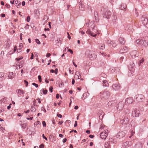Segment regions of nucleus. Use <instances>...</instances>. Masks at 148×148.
I'll list each match as a JSON object with an SVG mask.
<instances>
[{"label": "nucleus", "mask_w": 148, "mask_h": 148, "mask_svg": "<svg viewBox=\"0 0 148 148\" xmlns=\"http://www.w3.org/2000/svg\"><path fill=\"white\" fill-rule=\"evenodd\" d=\"M110 92L108 91L105 90L100 93L99 96L101 99L103 101L108 99L110 96Z\"/></svg>", "instance_id": "obj_1"}, {"label": "nucleus", "mask_w": 148, "mask_h": 148, "mask_svg": "<svg viewBox=\"0 0 148 148\" xmlns=\"http://www.w3.org/2000/svg\"><path fill=\"white\" fill-rule=\"evenodd\" d=\"M24 82L25 83V84H26V86H27L28 84V82L26 80H24Z\"/></svg>", "instance_id": "obj_51"}, {"label": "nucleus", "mask_w": 148, "mask_h": 148, "mask_svg": "<svg viewBox=\"0 0 148 148\" xmlns=\"http://www.w3.org/2000/svg\"><path fill=\"white\" fill-rule=\"evenodd\" d=\"M60 96L59 94H57L56 95V97L57 99H58L59 97Z\"/></svg>", "instance_id": "obj_61"}, {"label": "nucleus", "mask_w": 148, "mask_h": 148, "mask_svg": "<svg viewBox=\"0 0 148 148\" xmlns=\"http://www.w3.org/2000/svg\"><path fill=\"white\" fill-rule=\"evenodd\" d=\"M117 106L116 108L119 111L123 109L124 106L123 103L121 102H119L117 105Z\"/></svg>", "instance_id": "obj_10"}, {"label": "nucleus", "mask_w": 148, "mask_h": 148, "mask_svg": "<svg viewBox=\"0 0 148 148\" xmlns=\"http://www.w3.org/2000/svg\"><path fill=\"white\" fill-rule=\"evenodd\" d=\"M36 42L38 44H40V42L38 39H36Z\"/></svg>", "instance_id": "obj_42"}, {"label": "nucleus", "mask_w": 148, "mask_h": 148, "mask_svg": "<svg viewBox=\"0 0 148 148\" xmlns=\"http://www.w3.org/2000/svg\"><path fill=\"white\" fill-rule=\"evenodd\" d=\"M134 66V63L133 62L130 64L131 70H130V71H132V69H133V67Z\"/></svg>", "instance_id": "obj_33"}, {"label": "nucleus", "mask_w": 148, "mask_h": 148, "mask_svg": "<svg viewBox=\"0 0 148 148\" xmlns=\"http://www.w3.org/2000/svg\"><path fill=\"white\" fill-rule=\"evenodd\" d=\"M129 119L127 116H124L123 120L120 121V123L122 125H125L127 124L128 122Z\"/></svg>", "instance_id": "obj_8"}, {"label": "nucleus", "mask_w": 148, "mask_h": 148, "mask_svg": "<svg viewBox=\"0 0 148 148\" xmlns=\"http://www.w3.org/2000/svg\"><path fill=\"white\" fill-rule=\"evenodd\" d=\"M50 56H51V54L49 53H48L46 54V56L48 58V57H49Z\"/></svg>", "instance_id": "obj_50"}, {"label": "nucleus", "mask_w": 148, "mask_h": 148, "mask_svg": "<svg viewBox=\"0 0 148 148\" xmlns=\"http://www.w3.org/2000/svg\"><path fill=\"white\" fill-rule=\"evenodd\" d=\"M144 40H143L138 39L136 41V42L139 45H143Z\"/></svg>", "instance_id": "obj_20"}, {"label": "nucleus", "mask_w": 148, "mask_h": 148, "mask_svg": "<svg viewBox=\"0 0 148 148\" xmlns=\"http://www.w3.org/2000/svg\"><path fill=\"white\" fill-rule=\"evenodd\" d=\"M132 115L133 117H138L140 115V111L138 110H134L132 111Z\"/></svg>", "instance_id": "obj_5"}, {"label": "nucleus", "mask_w": 148, "mask_h": 148, "mask_svg": "<svg viewBox=\"0 0 148 148\" xmlns=\"http://www.w3.org/2000/svg\"><path fill=\"white\" fill-rule=\"evenodd\" d=\"M125 133L122 131H119L117 134L116 137L117 138H121L124 137L125 135Z\"/></svg>", "instance_id": "obj_7"}, {"label": "nucleus", "mask_w": 148, "mask_h": 148, "mask_svg": "<svg viewBox=\"0 0 148 148\" xmlns=\"http://www.w3.org/2000/svg\"><path fill=\"white\" fill-rule=\"evenodd\" d=\"M42 136L43 138L45 139L46 140H47V138L45 136L44 134H42Z\"/></svg>", "instance_id": "obj_54"}, {"label": "nucleus", "mask_w": 148, "mask_h": 148, "mask_svg": "<svg viewBox=\"0 0 148 148\" xmlns=\"http://www.w3.org/2000/svg\"><path fill=\"white\" fill-rule=\"evenodd\" d=\"M78 4L80 10H84L85 9V6L84 5V3L82 1H80L78 3Z\"/></svg>", "instance_id": "obj_12"}, {"label": "nucleus", "mask_w": 148, "mask_h": 148, "mask_svg": "<svg viewBox=\"0 0 148 148\" xmlns=\"http://www.w3.org/2000/svg\"><path fill=\"white\" fill-rule=\"evenodd\" d=\"M30 16H27L26 19V21L27 22H29L30 21Z\"/></svg>", "instance_id": "obj_40"}, {"label": "nucleus", "mask_w": 148, "mask_h": 148, "mask_svg": "<svg viewBox=\"0 0 148 148\" xmlns=\"http://www.w3.org/2000/svg\"><path fill=\"white\" fill-rule=\"evenodd\" d=\"M128 51V49L126 47H124L123 48H121L120 50V52L121 53L127 52Z\"/></svg>", "instance_id": "obj_15"}, {"label": "nucleus", "mask_w": 148, "mask_h": 148, "mask_svg": "<svg viewBox=\"0 0 148 148\" xmlns=\"http://www.w3.org/2000/svg\"><path fill=\"white\" fill-rule=\"evenodd\" d=\"M14 75L13 72L9 73V74L8 75V77L10 79H12L13 78H14Z\"/></svg>", "instance_id": "obj_21"}, {"label": "nucleus", "mask_w": 148, "mask_h": 148, "mask_svg": "<svg viewBox=\"0 0 148 148\" xmlns=\"http://www.w3.org/2000/svg\"><path fill=\"white\" fill-rule=\"evenodd\" d=\"M47 92V90H43V93L44 94L46 95Z\"/></svg>", "instance_id": "obj_47"}, {"label": "nucleus", "mask_w": 148, "mask_h": 148, "mask_svg": "<svg viewBox=\"0 0 148 148\" xmlns=\"http://www.w3.org/2000/svg\"><path fill=\"white\" fill-rule=\"evenodd\" d=\"M57 115L58 117L60 118H61L62 117V115L60 114H57Z\"/></svg>", "instance_id": "obj_48"}, {"label": "nucleus", "mask_w": 148, "mask_h": 148, "mask_svg": "<svg viewBox=\"0 0 148 148\" xmlns=\"http://www.w3.org/2000/svg\"><path fill=\"white\" fill-rule=\"evenodd\" d=\"M17 49L16 48V46H15L14 47V52H15L16 51V50H17Z\"/></svg>", "instance_id": "obj_63"}, {"label": "nucleus", "mask_w": 148, "mask_h": 148, "mask_svg": "<svg viewBox=\"0 0 148 148\" xmlns=\"http://www.w3.org/2000/svg\"><path fill=\"white\" fill-rule=\"evenodd\" d=\"M40 148H43L44 147V145L43 144H41L39 146Z\"/></svg>", "instance_id": "obj_53"}, {"label": "nucleus", "mask_w": 148, "mask_h": 148, "mask_svg": "<svg viewBox=\"0 0 148 148\" xmlns=\"http://www.w3.org/2000/svg\"><path fill=\"white\" fill-rule=\"evenodd\" d=\"M124 59V57H121L120 59V62H121L123 61V60Z\"/></svg>", "instance_id": "obj_58"}, {"label": "nucleus", "mask_w": 148, "mask_h": 148, "mask_svg": "<svg viewBox=\"0 0 148 148\" xmlns=\"http://www.w3.org/2000/svg\"><path fill=\"white\" fill-rule=\"evenodd\" d=\"M103 86H108V82L107 81L104 80L103 81Z\"/></svg>", "instance_id": "obj_24"}, {"label": "nucleus", "mask_w": 148, "mask_h": 148, "mask_svg": "<svg viewBox=\"0 0 148 148\" xmlns=\"http://www.w3.org/2000/svg\"><path fill=\"white\" fill-rule=\"evenodd\" d=\"M30 110L32 112H35L36 110V109H35V107L33 106H32Z\"/></svg>", "instance_id": "obj_34"}, {"label": "nucleus", "mask_w": 148, "mask_h": 148, "mask_svg": "<svg viewBox=\"0 0 148 148\" xmlns=\"http://www.w3.org/2000/svg\"><path fill=\"white\" fill-rule=\"evenodd\" d=\"M58 71L57 69H56L55 70V71H54L55 73L56 74H57Z\"/></svg>", "instance_id": "obj_62"}, {"label": "nucleus", "mask_w": 148, "mask_h": 148, "mask_svg": "<svg viewBox=\"0 0 148 148\" xmlns=\"http://www.w3.org/2000/svg\"><path fill=\"white\" fill-rule=\"evenodd\" d=\"M112 17L114 18L113 20L115 22H116L115 21L116 20L117 18V17L114 15H113L112 16Z\"/></svg>", "instance_id": "obj_38"}, {"label": "nucleus", "mask_w": 148, "mask_h": 148, "mask_svg": "<svg viewBox=\"0 0 148 148\" xmlns=\"http://www.w3.org/2000/svg\"><path fill=\"white\" fill-rule=\"evenodd\" d=\"M132 144L131 141H127L123 143L122 146L124 147L127 148L131 146L132 145Z\"/></svg>", "instance_id": "obj_9"}, {"label": "nucleus", "mask_w": 148, "mask_h": 148, "mask_svg": "<svg viewBox=\"0 0 148 148\" xmlns=\"http://www.w3.org/2000/svg\"><path fill=\"white\" fill-rule=\"evenodd\" d=\"M20 37L21 40H22V34L21 33L20 34Z\"/></svg>", "instance_id": "obj_57"}, {"label": "nucleus", "mask_w": 148, "mask_h": 148, "mask_svg": "<svg viewBox=\"0 0 148 148\" xmlns=\"http://www.w3.org/2000/svg\"><path fill=\"white\" fill-rule=\"evenodd\" d=\"M29 25L28 24H26L25 26L24 27V28L26 29H29Z\"/></svg>", "instance_id": "obj_41"}, {"label": "nucleus", "mask_w": 148, "mask_h": 148, "mask_svg": "<svg viewBox=\"0 0 148 148\" xmlns=\"http://www.w3.org/2000/svg\"><path fill=\"white\" fill-rule=\"evenodd\" d=\"M75 132V133L77 132L76 130H71V131H70V133H71L72 132Z\"/></svg>", "instance_id": "obj_52"}, {"label": "nucleus", "mask_w": 148, "mask_h": 148, "mask_svg": "<svg viewBox=\"0 0 148 148\" xmlns=\"http://www.w3.org/2000/svg\"><path fill=\"white\" fill-rule=\"evenodd\" d=\"M77 126V121H76L75 122V124L74 125V127H76Z\"/></svg>", "instance_id": "obj_60"}, {"label": "nucleus", "mask_w": 148, "mask_h": 148, "mask_svg": "<svg viewBox=\"0 0 148 148\" xmlns=\"http://www.w3.org/2000/svg\"><path fill=\"white\" fill-rule=\"evenodd\" d=\"M144 58H143L138 63V64L139 65H141L142 63H143V62L144 61Z\"/></svg>", "instance_id": "obj_31"}, {"label": "nucleus", "mask_w": 148, "mask_h": 148, "mask_svg": "<svg viewBox=\"0 0 148 148\" xmlns=\"http://www.w3.org/2000/svg\"><path fill=\"white\" fill-rule=\"evenodd\" d=\"M5 6V7L8 8H9L10 7V6L9 4H6Z\"/></svg>", "instance_id": "obj_64"}, {"label": "nucleus", "mask_w": 148, "mask_h": 148, "mask_svg": "<svg viewBox=\"0 0 148 148\" xmlns=\"http://www.w3.org/2000/svg\"><path fill=\"white\" fill-rule=\"evenodd\" d=\"M114 70L118 72H120L121 71H120L119 68H115L114 69Z\"/></svg>", "instance_id": "obj_43"}, {"label": "nucleus", "mask_w": 148, "mask_h": 148, "mask_svg": "<svg viewBox=\"0 0 148 148\" xmlns=\"http://www.w3.org/2000/svg\"><path fill=\"white\" fill-rule=\"evenodd\" d=\"M42 125H43V126L44 127H46V123L45 122V121H43L42 122Z\"/></svg>", "instance_id": "obj_44"}, {"label": "nucleus", "mask_w": 148, "mask_h": 148, "mask_svg": "<svg viewBox=\"0 0 148 148\" xmlns=\"http://www.w3.org/2000/svg\"><path fill=\"white\" fill-rule=\"evenodd\" d=\"M110 142L109 141L106 142L104 144V147L105 148H109L110 147Z\"/></svg>", "instance_id": "obj_25"}, {"label": "nucleus", "mask_w": 148, "mask_h": 148, "mask_svg": "<svg viewBox=\"0 0 148 148\" xmlns=\"http://www.w3.org/2000/svg\"><path fill=\"white\" fill-rule=\"evenodd\" d=\"M38 78L39 80V82H42V79L41 76L40 75H38Z\"/></svg>", "instance_id": "obj_39"}, {"label": "nucleus", "mask_w": 148, "mask_h": 148, "mask_svg": "<svg viewBox=\"0 0 148 148\" xmlns=\"http://www.w3.org/2000/svg\"><path fill=\"white\" fill-rule=\"evenodd\" d=\"M88 52V57L91 60H94L96 58L97 56L95 51H89Z\"/></svg>", "instance_id": "obj_2"}, {"label": "nucleus", "mask_w": 148, "mask_h": 148, "mask_svg": "<svg viewBox=\"0 0 148 148\" xmlns=\"http://www.w3.org/2000/svg\"><path fill=\"white\" fill-rule=\"evenodd\" d=\"M32 84V85L35 86L37 88L38 87V84H35V83H33Z\"/></svg>", "instance_id": "obj_46"}, {"label": "nucleus", "mask_w": 148, "mask_h": 148, "mask_svg": "<svg viewBox=\"0 0 148 148\" xmlns=\"http://www.w3.org/2000/svg\"><path fill=\"white\" fill-rule=\"evenodd\" d=\"M132 102V98L131 97L125 99V104H131Z\"/></svg>", "instance_id": "obj_11"}, {"label": "nucleus", "mask_w": 148, "mask_h": 148, "mask_svg": "<svg viewBox=\"0 0 148 148\" xmlns=\"http://www.w3.org/2000/svg\"><path fill=\"white\" fill-rule=\"evenodd\" d=\"M41 1V0H33L34 3L36 4L39 3Z\"/></svg>", "instance_id": "obj_35"}, {"label": "nucleus", "mask_w": 148, "mask_h": 148, "mask_svg": "<svg viewBox=\"0 0 148 148\" xmlns=\"http://www.w3.org/2000/svg\"><path fill=\"white\" fill-rule=\"evenodd\" d=\"M21 3L18 1H16L15 3V5L16 6L17 8H18L20 6Z\"/></svg>", "instance_id": "obj_23"}, {"label": "nucleus", "mask_w": 148, "mask_h": 148, "mask_svg": "<svg viewBox=\"0 0 148 148\" xmlns=\"http://www.w3.org/2000/svg\"><path fill=\"white\" fill-rule=\"evenodd\" d=\"M120 86L119 84H113L112 87L113 89L115 90H118L120 89Z\"/></svg>", "instance_id": "obj_14"}, {"label": "nucleus", "mask_w": 148, "mask_h": 148, "mask_svg": "<svg viewBox=\"0 0 148 148\" xmlns=\"http://www.w3.org/2000/svg\"><path fill=\"white\" fill-rule=\"evenodd\" d=\"M119 41L120 43L122 45H124L125 42V41L124 40V38L123 37H120L119 38Z\"/></svg>", "instance_id": "obj_18"}, {"label": "nucleus", "mask_w": 148, "mask_h": 148, "mask_svg": "<svg viewBox=\"0 0 148 148\" xmlns=\"http://www.w3.org/2000/svg\"><path fill=\"white\" fill-rule=\"evenodd\" d=\"M86 33L87 34H90V36L93 37H95L96 36V34H95L93 32H92L90 29H88L86 32Z\"/></svg>", "instance_id": "obj_16"}, {"label": "nucleus", "mask_w": 148, "mask_h": 148, "mask_svg": "<svg viewBox=\"0 0 148 148\" xmlns=\"http://www.w3.org/2000/svg\"><path fill=\"white\" fill-rule=\"evenodd\" d=\"M68 51L70 52V53L71 54H72L73 53V51L70 49H69Z\"/></svg>", "instance_id": "obj_55"}, {"label": "nucleus", "mask_w": 148, "mask_h": 148, "mask_svg": "<svg viewBox=\"0 0 148 148\" xmlns=\"http://www.w3.org/2000/svg\"><path fill=\"white\" fill-rule=\"evenodd\" d=\"M24 93L23 90H21L20 89L18 90V93L20 95H21V94H23Z\"/></svg>", "instance_id": "obj_30"}, {"label": "nucleus", "mask_w": 148, "mask_h": 148, "mask_svg": "<svg viewBox=\"0 0 148 148\" xmlns=\"http://www.w3.org/2000/svg\"><path fill=\"white\" fill-rule=\"evenodd\" d=\"M107 43L108 44H110L109 45L112 46L113 47H115L116 45V44L115 42L112 41L110 40H108Z\"/></svg>", "instance_id": "obj_13"}, {"label": "nucleus", "mask_w": 148, "mask_h": 148, "mask_svg": "<svg viewBox=\"0 0 148 148\" xmlns=\"http://www.w3.org/2000/svg\"><path fill=\"white\" fill-rule=\"evenodd\" d=\"M114 102L113 101H109L108 104V106L109 107H110L111 106V105Z\"/></svg>", "instance_id": "obj_32"}, {"label": "nucleus", "mask_w": 148, "mask_h": 148, "mask_svg": "<svg viewBox=\"0 0 148 148\" xmlns=\"http://www.w3.org/2000/svg\"><path fill=\"white\" fill-rule=\"evenodd\" d=\"M23 58V57H21V58H16V60L18 61L20 60H21Z\"/></svg>", "instance_id": "obj_45"}, {"label": "nucleus", "mask_w": 148, "mask_h": 148, "mask_svg": "<svg viewBox=\"0 0 148 148\" xmlns=\"http://www.w3.org/2000/svg\"><path fill=\"white\" fill-rule=\"evenodd\" d=\"M4 74L3 72H0V81H2L5 79L4 77Z\"/></svg>", "instance_id": "obj_22"}, {"label": "nucleus", "mask_w": 148, "mask_h": 148, "mask_svg": "<svg viewBox=\"0 0 148 148\" xmlns=\"http://www.w3.org/2000/svg\"><path fill=\"white\" fill-rule=\"evenodd\" d=\"M23 45L22 43L20 44L19 46L17 49V51L18 53L20 52L21 51V49L23 47Z\"/></svg>", "instance_id": "obj_19"}, {"label": "nucleus", "mask_w": 148, "mask_h": 148, "mask_svg": "<svg viewBox=\"0 0 148 148\" xmlns=\"http://www.w3.org/2000/svg\"><path fill=\"white\" fill-rule=\"evenodd\" d=\"M78 75H80V73L79 72L77 71L74 76L75 79H79L81 78V75H79V76Z\"/></svg>", "instance_id": "obj_17"}, {"label": "nucleus", "mask_w": 148, "mask_h": 148, "mask_svg": "<svg viewBox=\"0 0 148 148\" xmlns=\"http://www.w3.org/2000/svg\"><path fill=\"white\" fill-rule=\"evenodd\" d=\"M33 58H34V54L33 53H32L31 56L30 58V59L32 60L33 59Z\"/></svg>", "instance_id": "obj_59"}, {"label": "nucleus", "mask_w": 148, "mask_h": 148, "mask_svg": "<svg viewBox=\"0 0 148 148\" xmlns=\"http://www.w3.org/2000/svg\"><path fill=\"white\" fill-rule=\"evenodd\" d=\"M143 45L145 47H147L148 46V41L144 40Z\"/></svg>", "instance_id": "obj_29"}, {"label": "nucleus", "mask_w": 148, "mask_h": 148, "mask_svg": "<svg viewBox=\"0 0 148 148\" xmlns=\"http://www.w3.org/2000/svg\"><path fill=\"white\" fill-rule=\"evenodd\" d=\"M109 141L110 142H111L112 143L114 144H116V140H115L113 139L112 138H110L109 139Z\"/></svg>", "instance_id": "obj_28"}, {"label": "nucleus", "mask_w": 148, "mask_h": 148, "mask_svg": "<svg viewBox=\"0 0 148 148\" xmlns=\"http://www.w3.org/2000/svg\"><path fill=\"white\" fill-rule=\"evenodd\" d=\"M111 14V12L109 10H107L104 13L103 17L107 19H109L110 18Z\"/></svg>", "instance_id": "obj_6"}, {"label": "nucleus", "mask_w": 148, "mask_h": 148, "mask_svg": "<svg viewBox=\"0 0 148 148\" xmlns=\"http://www.w3.org/2000/svg\"><path fill=\"white\" fill-rule=\"evenodd\" d=\"M27 126L26 124V123H24L21 125L22 127L23 128L25 129L26 128Z\"/></svg>", "instance_id": "obj_37"}, {"label": "nucleus", "mask_w": 148, "mask_h": 148, "mask_svg": "<svg viewBox=\"0 0 148 148\" xmlns=\"http://www.w3.org/2000/svg\"><path fill=\"white\" fill-rule=\"evenodd\" d=\"M53 89V87L51 86L49 87V90L51 92L53 91V90H52Z\"/></svg>", "instance_id": "obj_49"}, {"label": "nucleus", "mask_w": 148, "mask_h": 148, "mask_svg": "<svg viewBox=\"0 0 148 148\" xmlns=\"http://www.w3.org/2000/svg\"><path fill=\"white\" fill-rule=\"evenodd\" d=\"M99 46L100 47L99 49H104L105 48V45L104 44H101Z\"/></svg>", "instance_id": "obj_27"}, {"label": "nucleus", "mask_w": 148, "mask_h": 148, "mask_svg": "<svg viewBox=\"0 0 148 148\" xmlns=\"http://www.w3.org/2000/svg\"><path fill=\"white\" fill-rule=\"evenodd\" d=\"M67 140V139L66 138H65L62 141L63 143H64Z\"/></svg>", "instance_id": "obj_56"}, {"label": "nucleus", "mask_w": 148, "mask_h": 148, "mask_svg": "<svg viewBox=\"0 0 148 148\" xmlns=\"http://www.w3.org/2000/svg\"><path fill=\"white\" fill-rule=\"evenodd\" d=\"M137 53V52L136 51H133L131 53V54H132V56H134L135 57L136 56V55L135 54Z\"/></svg>", "instance_id": "obj_36"}, {"label": "nucleus", "mask_w": 148, "mask_h": 148, "mask_svg": "<svg viewBox=\"0 0 148 148\" xmlns=\"http://www.w3.org/2000/svg\"><path fill=\"white\" fill-rule=\"evenodd\" d=\"M108 130H105L103 132H101L100 134V137L102 139H105L107 137L108 134Z\"/></svg>", "instance_id": "obj_4"}, {"label": "nucleus", "mask_w": 148, "mask_h": 148, "mask_svg": "<svg viewBox=\"0 0 148 148\" xmlns=\"http://www.w3.org/2000/svg\"><path fill=\"white\" fill-rule=\"evenodd\" d=\"M134 100L137 102H140L143 101L144 99L143 95L141 94H137L134 97Z\"/></svg>", "instance_id": "obj_3"}, {"label": "nucleus", "mask_w": 148, "mask_h": 148, "mask_svg": "<svg viewBox=\"0 0 148 148\" xmlns=\"http://www.w3.org/2000/svg\"><path fill=\"white\" fill-rule=\"evenodd\" d=\"M100 114H101L99 116V119H101L103 118V116H104V113L102 111H101L99 112Z\"/></svg>", "instance_id": "obj_26"}]
</instances>
